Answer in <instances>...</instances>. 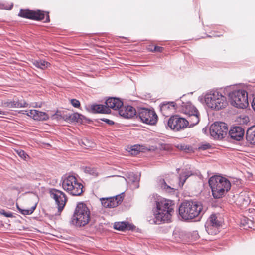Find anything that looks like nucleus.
I'll list each match as a JSON object with an SVG mask.
<instances>
[{
  "label": "nucleus",
  "mask_w": 255,
  "mask_h": 255,
  "mask_svg": "<svg viewBox=\"0 0 255 255\" xmlns=\"http://www.w3.org/2000/svg\"><path fill=\"white\" fill-rule=\"evenodd\" d=\"M177 148L181 150L185 151H192V148L189 146L185 144H180L177 145Z\"/></svg>",
  "instance_id": "obj_30"
},
{
  "label": "nucleus",
  "mask_w": 255,
  "mask_h": 255,
  "mask_svg": "<svg viewBox=\"0 0 255 255\" xmlns=\"http://www.w3.org/2000/svg\"><path fill=\"white\" fill-rule=\"evenodd\" d=\"M7 113L6 112L2 111L0 109V117L1 115H6Z\"/></svg>",
  "instance_id": "obj_41"
},
{
  "label": "nucleus",
  "mask_w": 255,
  "mask_h": 255,
  "mask_svg": "<svg viewBox=\"0 0 255 255\" xmlns=\"http://www.w3.org/2000/svg\"><path fill=\"white\" fill-rule=\"evenodd\" d=\"M246 140L251 144H255V126L250 127L247 131Z\"/></svg>",
  "instance_id": "obj_24"
},
{
  "label": "nucleus",
  "mask_w": 255,
  "mask_h": 255,
  "mask_svg": "<svg viewBox=\"0 0 255 255\" xmlns=\"http://www.w3.org/2000/svg\"><path fill=\"white\" fill-rule=\"evenodd\" d=\"M211 218H212L213 219L214 218L215 219V220H213L212 221L213 222V223H214V224H215V223H218L221 224V222L217 219V217L216 216V215H215V214L211 215L210 216V217L209 218V219H208L207 222H210L211 220Z\"/></svg>",
  "instance_id": "obj_33"
},
{
  "label": "nucleus",
  "mask_w": 255,
  "mask_h": 255,
  "mask_svg": "<svg viewBox=\"0 0 255 255\" xmlns=\"http://www.w3.org/2000/svg\"><path fill=\"white\" fill-rule=\"evenodd\" d=\"M202 210L201 204L196 202L186 201L179 208V214L183 219L189 220L197 217Z\"/></svg>",
  "instance_id": "obj_4"
},
{
  "label": "nucleus",
  "mask_w": 255,
  "mask_h": 255,
  "mask_svg": "<svg viewBox=\"0 0 255 255\" xmlns=\"http://www.w3.org/2000/svg\"><path fill=\"white\" fill-rule=\"evenodd\" d=\"M229 133L232 139L240 141L243 137L244 130L242 127L237 126L232 128Z\"/></svg>",
  "instance_id": "obj_19"
},
{
  "label": "nucleus",
  "mask_w": 255,
  "mask_h": 255,
  "mask_svg": "<svg viewBox=\"0 0 255 255\" xmlns=\"http://www.w3.org/2000/svg\"><path fill=\"white\" fill-rule=\"evenodd\" d=\"M208 183L211 189L213 197L217 199L224 197L231 187L230 181L226 178L219 175L211 177L209 179Z\"/></svg>",
  "instance_id": "obj_1"
},
{
  "label": "nucleus",
  "mask_w": 255,
  "mask_h": 255,
  "mask_svg": "<svg viewBox=\"0 0 255 255\" xmlns=\"http://www.w3.org/2000/svg\"><path fill=\"white\" fill-rule=\"evenodd\" d=\"M106 104L108 108H111L114 110H120L123 106V102L118 98H109L106 101Z\"/></svg>",
  "instance_id": "obj_20"
},
{
  "label": "nucleus",
  "mask_w": 255,
  "mask_h": 255,
  "mask_svg": "<svg viewBox=\"0 0 255 255\" xmlns=\"http://www.w3.org/2000/svg\"><path fill=\"white\" fill-rule=\"evenodd\" d=\"M252 106L253 109H254V110L255 112V97L253 99Z\"/></svg>",
  "instance_id": "obj_39"
},
{
  "label": "nucleus",
  "mask_w": 255,
  "mask_h": 255,
  "mask_svg": "<svg viewBox=\"0 0 255 255\" xmlns=\"http://www.w3.org/2000/svg\"><path fill=\"white\" fill-rule=\"evenodd\" d=\"M173 235L177 241L179 242L184 239L185 234L182 231L176 230L173 232Z\"/></svg>",
  "instance_id": "obj_29"
},
{
  "label": "nucleus",
  "mask_w": 255,
  "mask_h": 255,
  "mask_svg": "<svg viewBox=\"0 0 255 255\" xmlns=\"http://www.w3.org/2000/svg\"><path fill=\"white\" fill-rule=\"evenodd\" d=\"M80 115L78 113H74L72 114L70 118L73 121H75L76 122L79 121V119H80Z\"/></svg>",
  "instance_id": "obj_35"
},
{
  "label": "nucleus",
  "mask_w": 255,
  "mask_h": 255,
  "mask_svg": "<svg viewBox=\"0 0 255 255\" xmlns=\"http://www.w3.org/2000/svg\"><path fill=\"white\" fill-rule=\"evenodd\" d=\"M137 116L140 120L146 124L154 125L158 120V116L153 110L140 108L138 110Z\"/></svg>",
  "instance_id": "obj_10"
},
{
  "label": "nucleus",
  "mask_w": 255,
  "mask_h": 255,
  "mask_svg": "<svg viewBox=\"0 0 255 255\" xmlns=\"http://www.w3.org/2000/svg\"><path fill=\"white\" fill-rule=\"evenodd\" d=\"M93 173L96 176H97L98 175V173L97 172H93Z\"/></svg>",
  "instance_id": "obj_44"
},
{
  "label": "nucleus",
  "mask_w": 255,
  "mask_h": 255,
  "mask_svg": "<svg viewBox=\"0 0 255 255\" xmlns=\"http://www.w3.org/2000/svg\"><path fill=\"white\" fill-rule=\"evenodd\" d=\"M102 120L110 125H112L114 124V122L113 121L108 119H102Z\"/></svg>",
  "instance_id": "obj_38"
},
{
  "label": "nucleus",
  "mask_w": 255,
  "mask_h": 255,
  "mask_svg": "<svg viewBox=\"0 0 255 255\" xmlns=\"http://www.w3.org/2000/svg\"><path fill=\"white\" fill-rule=\"evenodd\" d=\"M137 113L135 108L131 106H122L119 111V113L121 116L128 119L133 117Z\"/></svg>",
  "instance_id": "obj_16"
},
{
  "label": "nucleus",
  "mask_w": 255,
  "mask_h": 255,
  "mask_svg": "<svg viewBox=\"0 0 255 255\" xmlns=\"http://www.w3.org/2000/svg\"><path fill=\"white\" fill-rule=\"evenodd\" d=\"M36 206L37 203L36 202L34 203L29 209H22L20 208L17 204H16V207L19 212L24 215L31 214L35 210Z\"/></svg>",
  "instance_id": "obj_25"
},
{
  "label": "nucleus",
  "mask_w": 255,
  "mask_h": 255,
  "mask_svg": "<svg viewBox=\"0 0 255 255\" xmlns=\"http://www.w3.org/2000/svg\"><path fill=\"white\" fill-rule=\"evenodd\" d=\"M228 128L224 122H215L212 124L210 128L211 135L216 139H222L227 134Z\"/></svg>",
  "instance_id": "obj_11"
},
{
  "label": "nucleus",
  "mask_w": 255,
  "mask_h": 255,
  "mask_svg": "<svg viewBox=\"0 0 255 255\" xmlns=\"http://www.w3.org/2000/svg\"><path fill=\"white\" fill-rule=\"evenodd\" d=\"M62 187L66 192L72 196H80L83 192V185L73 175L63 177L62 180Z\"/></svg>",
  "instance_id": "obj_6"
},
{
  "label": "nucleus",
  "mask_w": 255,
  "mask_h": 255,
  "mask_svg": "<svg viewBox=\"0 0 255 255\" xmlns=\"http://www.w3.org/2000/svg\"><path fill=\"white\" fill-rule=\"evenodd\" d=\"M183 113L187 115L191 126H195L200 121V113L197 108L190 102L184 104L182 106Z\"/></svg>",
  "instance_id": "obj_9"
},
{
  "label": "nucleus",
  "mask_w": 255,
  "mask_h": 255,
  "mask_svg": "<svg viewBox=\"0 0 255 255\" xmlns=\"http://www.w3.org/2000/svg\"><path fill=\"white\" fill-rule=\"evenodd\" d=\"M124 197V193L116 196L100 199L102 205L105 208H114L121 204Z\"/></svg>",
  "instance_id": "obj_14"
},
{
  "label": "nucleus",
  "mask_w": 255,
  "mask_h": 255,
  "mask_svg": "<svg viewBox=\"0 0 255 255\" xmlns=\"http://www.w3.org/2000/svg\"><path fill=\"white\" fill-rule=\"evenodd\" d=\"M213 219L210 222H207L205 225L206 230L209 234L216 235L219 232V228L221 226V224L216 223L215 224L212 221ZM215 220V219H213Z\"/></svg>",
  "instance_id": "obj_21"
},
{
  "label": "nucleus",
  "mask_w": 255,
  "mask_h": 255,
  "mask_svg": "<svg viewBox=\"0 0 255 255\" xmlns=\"http://www.w3.org/2000/svg\"><path fill=\"white\" fill-rule=\"evenodd\" d=\"M26 115L37 121H46L49 119L48 115L43 112L36 110H30L29 111H25Z\"/></svg>",
  "instance_id": "obj_15"
},
{
  "label": "nucleus",
  "mask_w": 255,
  "mask_h": 255,
  "mask_svg": "<svg viewBox=\"0 0 255 255\" xmlns=\"http://www.w3.org/2000/svg\"><path fill=\"white\" fill-rule=\"evenodd\" d=\"M143 149V147L142 146H140V145H134L131 147L129 152L132 155H136L140 152L142 151Z\"/></svg>",
  "instance_id": "obj_28"
},
{
  "label": "nucleus",
  "mask_w": 255,
  "mask_h": 255,
  "mask_svg": "<svg viewBox=\"0 0 255 255\" xmlns=\"http://www.w3.org/2000/svg\"><path fill=\"white\" fill-rule=\"evenodd\" d=\"M90 221V211L86 205L79 203L71 218L72 223L78 227H83Z\"/></svg>",
  "instance_id": "obj_3"
},
{
  "label": "nucleus",
  "mask_w": 255,
  "mask_h": 255,
  "mask_svg": "<svg viewBox=\"0 0 255 255\" xmlns=\"http://www.w3.org/2000/svg\"><path fill=\"white\" fill-rule=\"evenodd\" d=\"M251 200L248 193L241 192L237 196L235 203L238 206L242 207L248 206L250 203Z\"/></svg>",
  "instance_id": "obj_17"
},
{
  "label": "nucleus",
  "mask_w": 255,
  "mask_h": 255,
  "mask_svg": "<svg viewBox=\"0 0 255 255\" xmlns=\"http://www.w3.org/2000/svg\"><path fill=\"white\" fill-rule=\"evenodd\" d=\"M15 152L19 156L24 160H26L27 157H28V155L22 150H15Z\"/></svg>",
  "instance_id": "obj_31"
},
{
  "label": "nucleus",
  "mask_w": 255,
  "mask_h": 255,
  "mask_svg": "<svg viewBox=\"0 0 255 255\" xmlns=\"http://www.w3.org/2000/svg\"><path fill=\"white\" fill-rule=\"evenodd\" d=\"M161 110L164 113H165L167 110H169L171 112L174 111L175 110L174 103L171 102L162 104L161 107Z\"/></svg>",
  "instance_id": "obj_27"
},
{
  "label": "nucleus",
  "mask_w": 255,
  "mask_h": 255,
  "mask_svg": "<svg viewBox=\"0 0 255 255\" xmlns=\"http://www.w3.org/2000/svg\"><path fill=\"white\" fill-rule=\"evenodd\" d=\"M33 64L36 67L41 69H45L50 65L49 63L43 60L35 61Z\"/></svg>",
  "instance_id": "obj_26"
},
{
  "label": "nucleus",
  "mask_w": 255,
  "mask_h": 255,
  "mask_svg": "<svg viewBox=\"0 0 255 255\" xmlns=\"http://www.w3.org/2000/svg\"><path fill=\"white\" fill-rule=\"evenodd\" d=\"M0 214L6 217H12L13 214L10 212H6L4 210H0Z\"/></svg>",
  "instance_id": "obj_34"
},
{
  "label": "nucleus",
  "mask_w": 255,
  "mask_h": 255,
  "mask_svg": "<svg viewBox=\"0 0 255 255\" xmlns=\"http://www.w3.org/2000/svg\"><path fill=\"white\" fill-rule=\"evenodd\" d=\"M50 21V17L49 15V12H47L46 15V19L45 20V22H49Z\"/></svg>",
  "instance_id": "obj_40"
},
{
  "label": "nucleus",
  "mask_w": 255,
  "mask_h": 255,
  "mask_svg": "<svg viewBox=\"0 0 255 255\" xmlns=\"http://www.w3.org/2000/svg\"><path fill=\"white\" fill-rule=\"evenodd\" d=\"M211 145L209 143H206L201 145L200 147H199L198 148L199 149L206 150L207 149H209Z\"/></svg>",
  "instance_id": "obj_37"
},
{
  "label": "nucleus",
  "mask_w": 255,
  "mask_h": 255,
  "mask_svg": "<svg viewBox=\"0 0 255 255\" xmlns=\"http://www.w3.org/2000/svg\"><path fill=\"white\" fill-rule=\"evenodd\" d=\"M190 120L188 119L180 117L178 115H174L171 117L168 121V126L170 128L176 131L183 130L189 127L192 128L194 126H191Z\"/></svg>",
  "instance_id": "obj_8"
},
{
  "label": "nucleus",
  "mask_w": 255,
  "mask_h": 255,
  "mask_svg": "<svg viewBox=\"0 0 255 255\" xmlns=\"http://www.w3.org/2000/svg\"><path fill=\"white\" fill-rule=\"evenodd\" d=\"M70 103L75 108H79L80 107V102L79 100L72 99L70 100Z\"/></svg>",
  "instance_id": "obj_32"
},
{
  "label": "nucleus",
  "mask_w": 255,
  "mask_h": 255,
  "mask_svg": "<svg viewBox=\"0 0 255 255\" xmlns=\"http://www.w3.org/2000/svg\"><path fill=\"white\" fill-rule=\"evenodd\" d=\"M2 106L6 108H21L27 107L28 104L24 101H12L7 100L6 101L2 102Z\"/></svg>",
  "instance_id": "obj_18"
},
{
  "label": "nucleus",
  "mask_w": 255,
  "mask_h": 255,
  "mask_svg": "<svg viewBox=\"0 0 255 255\" xmlns=\"http://www.w3.org/2000/svg\"><path fill=\"white\" fill-rule=\"evenodd\" d=\"M205 102L209 108L215 110L223 109L228 105L226 97L217 91L207 93L205 96Z\"/></svg>",
  "instance_id": "obj_5"
},
{
  "label": "nucleus",
  "mask_w": 255,
  "mask_h": 255,
  "mask_svg": "<svg viewBox=\"0 0 255 255\" xmlns=\"http://www.w3.org/2000/svg\"><path fill=\"white\" fill-rule=\"evenodd\" d=\"M191 174H190L189 173H186L185 174V179H187Z\"/></svg>",
  "instance_id": "obj_42"
},
{
  "label": "nucleus",
  "mask_w": 255,
  "mask_h": 255,
  "mask_svg": "<svg viewBox=\"0 0 255 255\" xmlns=\"http://www.w3.org/2000/svg\"><path fill=\"white\" fill-rule=\"evenodd\" d=\"M33 107H38V106L35 105V106H33ZM41 107V105L38 106V107Z\"/></svg>",
  "instance_id": "obj_45"
},
{
  "label": "nucleus",
  "mask_w": 255,
  "mask_h": 255,
  "mask_svg": "<svg viewBox=\"0 0 255 255\" xmlns=\"http://www.w3.org/2000/svg\"><path fill=\"white\" fill-rule=\"evenodd\" d=\"M92 112L94 113L108 114L110 113V109L107 106L101 104H93L90 106Z\"/></svg>",
  "instance_id": "obj_22"
},
{
  "label": "nucleus",
  "mask_w": 255,
  "mask_h": 255,
  "mask_svg": "<svg viewBox=\"0 0 255 255\" xmlns=\"http://www.w3.org/2000/svg\"><path fill=\"white\" fill-rule=\"evenodd\" d=\"M157 213L155 218L158 221L168 222L171 221L174 212V203L173 201L161 199L156 201Z\"/></svg>",
  "instance_id": "obj_2"
},
{
  "label": "nucleus",
  "mask_w": 255,
  "mask_h": 255,
  "mask_svg": "<svg viewBox=\"0 0 255 255\" xmlns=\"http://www.w3.org/2000/svg\"><path fill=\"white\" fill-rule=\"evenodd\" d=\"M13 4H12L9 7H6L5 8V9H7V10H10L12 9V8L13 7Z\"/></svg>",
  "instance_id": "obj_43"
},
{
  "label": "nucleus",
  "mask_w": 255,
  "mask_h": 255,
  "mask_svg": "<svg viewBox=\"0 0 255 255\" xmlns=\"http://www.w3.org/2000/svg\"><path fill=\"white\" fill-rule=\"evenodd\" d=\"M18 16L34 20L41 21L44 19L45 14L43 11L39 10L33 11L29 9H21Z\"/></svg>",
  "instance_id": "obj_13"
},
{
  "label": "nucleus",
  "mask_w": 255,
  "mask_h": 255,
  "mask_svg": "<svg viewBox=\"0 0 255 255\" xmlns=\"http://www.w3.org/2000/svg\"><path fill=\"white\" fill-rule=\"evenodd\" d=\"M231 104L238 108H246L249 105L248 93L244 90H236L229 94Z\"/></svg>",
  "instance_id": "obj_7"
},
{
  "label": "nucleus",
  "mask_w": 255,
  "mask_h": 255,
  "mask_svg": "<svg viewBox=\"0 0 255 255\" xmlns=\"http://www.w3.org/2000/svg\"><path fill=\"white\" fill-rule=\"evenodd\" d=\"M50 194L57 205L58 211L61 212L67 201L66 194L63 192L56 189H52L50 191Z\"/></svg>",
  "instance_id": "obj_12"
},
{
  "label": "nucleus",
  "mask_w": 255,
  "mask_h": 255,
  "mask_svg": "<svg viewBox=\"0 0 255 255\" xmlns=\"http://www.w3.org/2000/svg\"><path fill=\"white\" fill-rule=\"evenodd\" d=\"M163 50V48L162 47H160L158 46H155L154 47V49H152L151 51L152 52H162Z\"/></svg>",
  "instance_id": "obj_36"
},
{
  "label": "nucleus",
  "mask_w": 255,
  "mask_h": 255,
  "mask_svg": "<svg viewBox=\"0 0 255 255\" xmlns=\"http://www.w3.org/2000/svg\"><path fill=\"white\" fill-rule=\"evenodd\" d=\"M114 227L116 230L122 231L126 230H133L135 228L134 225L130 224L127 222H115L114 225Z\"/></svg>",
  "instance_id": "obj_23"
}]
</instances>
